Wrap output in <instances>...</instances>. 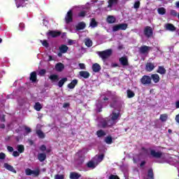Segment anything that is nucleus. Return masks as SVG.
<instances>
[{"label":"nucleus","mask_w":179,"mask_h":179,"mask_svg":"<svg viewBox=\"0 0 179 179\" xmlns=\"http://www.w3.org/2000/svg\"><path fill=\"white\" fill-rule=\"evenodd\" d=\"M113 54V50L107 49L103 51L98 52V55H99L100 58L102 59L103 61H106L107 58H110Z\"/></svg>","instance_id":"obj_1"},{"label":"nucleus","mask_w":179,"mask_h":179,"mask_svg":"<svg viewBox=\"0 0 179 179\" xmlns=\"http://www.w3.org/2000/svg\"><path fill=\"white\" fill-rule=\"evenodd\" d=\"M144 35L147 38H150V37L153 36V29L150 26H147L144 29Z\"/></svg>","instance_id":"obj_2"},{"label":"nucleus","mask_w":179,"mask_h":179,"mask_svg":"<svg viewBox=\"0 0 179 179\" xmlns=\"http://www.w3.org/2000/svg\"><path fill=\"white\" fill-rule=\"evenodd\" d=\"M73 21V12L72 10H69L65 16V22L68 24Z\"/></svg>","instance_id":"obj_3"},{"label":"nucleus","mask_w":179,"mask_h":179,"mask_svg":"<svg viewBox=\"0 0 179 179\" xmlns=\"http://www.w3.org/2000/svg\"><path fill=\"white\" fill-rule=\"evenodd\" d=\"M61 31H51L49 30L47 33L46 35L48 36L49 37H52V38H55L57 37H59L61 36Z\"/></svg>","instance_id":"obj_4"},{"label":"nucleus","mask_w":179,"mask_h":179,"mask_svg":"<svg viewBox=\"0 0 179 179\" xmlns=\"http://www.w3.org/2000/svg\"><path fill=\"white\" fill-rule=\"evenodd\" d=\"M150 155L155 159H162L163 152L162 151L156 152L155 150H150Z\"/></svg>","instance_id":"obj_5"},{"label":"nucleus","mask_w":179,"mask_h":179,"mask_svg":"<svg viewBox=\"0 0 179 179\" xmlns=\"http://www.w3.org/2000/svg\"><path fill=\"white\" fill-rule=\"evenodd\" d=\"M141 82L142 85H150L152 78L149 76H143L141 79Z\"/></svg>","instance_id":"obj_6"},{"label":"nucleus","mask_w":179,"mask_h":179,"mask_svg":"<svg viewBox=\"0 0 179 179\" xmlns=\"http://www.w3.org/2000/svg\"><path fill=\"white\" fill-rule=\"evenodd\" d=\"M152 50V47L148 45H142L139 48L140 54H149V51Z\"/></svg>","instance_id":"obj_7"},{"label":"nucleus","mask_w":179,"mask_h":179,"mask_svg":"<svg viewBox=\"0 0 179 179\" xmlns=\"http://www.w3.org/2000/svg\"><path fill=\"white\" fill-rule=\"evenodd\" d=\"M119 62L122 65V66H129V62H128V57H122L119 59Z\"/></svg>","instance_id":"obj_8"},{"label":"nucleus","mask_w":179,"mask_h":179,"mask_svg":"<svg viewBox=\"0 0 179 179\" xmlns=\"http://www.w3.org/2000/svg\"><path fill=\"white\" fill-rule=\"evenodd\" d=\"M155 63L147 62L145 64V71L146 72H152L155 69Z\"/></svg>","instance_id":"obj_9"},{"label":"nucleus","mask_w":179,"mask_h":179,"mask_svg":"<svg viewBox=\"0 0 179 179\" xmlns=\"http://www.w3.org/2000/svg\"><path fill=\"white\" fill-rule=\"evenodd\" d=\"M164 27L165 29L168 30L169 31H176V30H177V28L171 23L166 24Z\"/></svg>","instance_id":"obj_10"},{"label":"nucleus","mask_w":179,"mask_h":179,"mask_svg":"<svg viewBox=\"0 0 179 179\" xmlns=\"http://www.w3.org/2000/svg\"><path fill=\"white\" fill-rule=\"evenodd\" d=\"M29 80L32 83L37 82V73L36 71H33L30 73Z\"/></svg>","instance_id":"obj_11"},{"label":"nucleus","mask_w":179,"mask_h":179,"mask_svg":"<svg viewBox=\"0 0 179 179\" xmlns=\"http://www.w3.org/2000/svg\"><path fill=\"white\" fill-rule=\"evenodd\" d=\"M3 168L6 169V170H8V171H11L12 173L16 174V170H15V168H13V166L10 165L9 164L4 163Z\"/></svg>","instance_id":"obj_12"},{"label":"nucleus","mask_w":179,"mask_h":179,"mask_svg":"<svg viewBox=\"0 0 179 179\" xmlns=\"http://www.w3.org/2000/svg\"><path fill=\"white\" fill-rule=\"evenodd\" d=\"M79 75L80 76H81V78H84V79H89V78H90V73H89V71H80Z\"/></svg>","instance_id":"obj_13"},{"label":"nucleus","mask_w":179,"mask_h":179,"mask_svg":"<svg viewBox=\"0 0 179 179\" xmlns=\"http://www.w3.org/2000/svg\"><path fill=\"white\" fill-rule=\"evenodd\" d=\"M92 71L97 73V72H100V71H101V66L100 64L95 63L92 65Z\"/></svg>","instance_id":"obj_14"},{"label":"nucleus","mask_w":179,"mask_h":179,"mask_svg":"<svg viewBox=\"0 0 179 179\" xmlns=\"http://www.w3.org/2000/svg\"><path fill=\"white\" fill-rule=\"evenodd\" d=\"M65 69V66L62 63H57L55 65V69L57 71V72H62L64 69Z\"/></svg>","instance_id":"obj_15"},{"label":"nucleus","mask_w":179,"mask_h":179,"mask_svg":"<svg viewBox=\"0 0 179 179\" xmlns=\"http://www.w3.org/2000/svg\"><path fill=\"white\" fill-rule=\"evenodd\" d=\"M85 27L86 23H85L84 22H80L76 26V30H83Z\"/></svg>","instance_id":"obj_16"},{"label":"nucleus","mask_w":179,"mask_h":179,"mask_svg":"<svg viewBox=\"0 0 179 179\" xmlns=\"http://www.w3.org/2000/svg\"><path fill=\"white\" fill-rule=\"evenodd\" d=\"M49 79L51 80L52 83H54V82H58V80H59V77L57 74H52L49 76Z\"/></svg>","instance_id":"obj_17"},{"label":"nucleus","mask_w":179,"mask_h":179,"mask_svg":"<svg viewBox=\"0 0 179 179\" xmlns=\"http://www.w3.org/2000/svg\"><path fill=\"white\" fill-rule=\"evenodd\" d=\"M118 1L120 0H108V8H113V6H115L116 5H118Z\"/></svg>","instance_id":"obj_18"},{"label":"nucleus","mask_w":179,"mask_h":179,"mask_svg":"<svg viewBox=\"0 0 179 179\" xmlns=\"http://www.w3.org/2000/svg\"><path fill=\"white\" fill-rule=\"evenodd\" d=\"M151 79L153 80L154 83H159L160 82V76H159V74L151 75Z\"/></svg>","instance_id":"obj_19"},{"label":"nucleus","mask_w":179,"mask_h":179,"mask_svg":"<svg viewBox=\"0 0 179 179\" xmlns=\"http://www.w3.org/2000/svg\"><path fill=\"white\" fill-rule=\"evenodd\" d=\"M45 159H47V155L44 152H41L38 154V159L39 160V162H44L45 160Z\"/></svg>","instance_id":"obj_20"},{"label":"nucleus","mask_w":179,"mask_h":179,"mask_svg":"<svg viewBox=\"0 0 179 179\" xmlns=\"http://www.w3.org/2000/svg\"><path fill=\"white\" fill-rule=\"evenodd\" d=\"M82 177V175L76 173V172H71L70 173V178L71 179H79Z\"/></svg>","instance_id":"obj_21"},{"label":"nucleus","mask_w":179,"mask_h":179,"mask_svg":"<svg viewBox=\"0 0 179 179\" xmlns=\"http://www.w3.org/2000/svg\"><path fill=\"white\" fill-rule=\"evenodd\" d=\"M76 85H78V80L74 79L71 82V83L68 84L67 87L69 89H75V86H76Z\"/></svg>","instance_id":"obj_22"},{"label":"nucleus","mask_w":179,"mask_h":179,"mask_svg":"<svg viewBox=\"0 0 179 179\" xmlns=\"http://www.w3.org/2000/svg\"><path fill=\"white\" fill-rule=\"evenodd\" d=\"M157 73H160V75H165L167 71L166 70V69H164V66H158V69L157 70Z\"/></svg>","instance_id":"obj_23"},{"label":"nucleus","mask_w":179,"mask_h":179,"mask_svg":"<svg viewBox=\"0 0 179 179\" xmlns=\"http://www.w3.org/2000/svg\"><path fill=\"white\" fill-rule=\"evenodd\" d=\"M110 120H103L101 122L102 128H107V127H113V123H110V124L109 122H110Z\"/></svg>","instance_id":"obj_24"},{"label":"nucleus","mask_w":179,"mask_h":179,"mask_svg":"<svg viewBox=\"0 0 179 179\" xmlns=\"http://www.w3.org/2000/svg\"><path fill=\"white\" fill-rule=\"evenodd\" d=\"M36 135L38 136L39 139H44V138H45V134L41 129L36 130Z\"/></svg>","instance_id":"obj_25"},{"label":"nucleus","mask_w":179,"mask_h":179,"mask_svg":"<svg viewBox=\"0 0 179 179\" xmlns=\"http://www.w3.org/2000/svg\"><path fill=\"white\" fill-rule=\"evenodd\" d=\"M66 82H68V78H63L58 82L57 86H59V87H62Z\"/></svg>","instance_id":"obj_26"},{"label":"nucleus","mask_w":179,"mask_h":179,"mask_svg":"<svg viewBox=\"0 0 179 179\" xmlns=\"http://www.w3.org/2000/svg\"><path fill=\"white\" fill-rule=\"evenodd\" d=\"M169 119V115L166 113H164L160 115L159 120L162 121V122H166L167 120Z\"/></svg>","instance_id":"obj_27"},{"label":"nucleus","mask_w":179,"mask_h":179,"mask_svg":"<svg viewBox=\"0 0 179 179\" xmlns=\"http://www.w3.org/2000/svg\"><path fill=\"white\" fill-rule=\"evenodd\" d=\"M68 46L66 45H62L61 47L59 48V51L62 54H65V52H67L68 51Z\"/></svg>","instance_id":"obj_28"},{"label":"nucleus","mask_w":179,"mask_h":179,"mask_svg":"<svg viewBox=\"0 0 179 179\" xmlns=\"http://www.w3.org/2000/svg\"><path fill=\"white\" fill-rule=\"evenodd\" d=\"M107 22L111 24L113 23H115V17L113 15H108L107 17Z\"/></svg>","instance_id":"obj_29"},{"label":"nucleus","mask_w":179,"mask_h":179,"mask_svg":"<svg viewBox=\"0 0 179 179\" xmlns=\"http://www.w3.org/2000/svg\"><path fill=\"white\" fill-rule=\"evenodd\" d=\"M96 136L98 138H102V136H106V133L103 129H99L96 131Z\"/></svg>","instance_id":"obj_30"},{"label":"nucleus","mask_w":179,"mask_h":179,"mask_svg":"<svg viewBox=\"0 0 179 179\" xmlns=\"http://www.w3.org/2000/svg\"><path fill=\"white\" fill-rule=\"evenodd\" d=\"M41 108H43V106H41V103H40V102L35 103L34 110H36V111H41Z\"/></svg>","instance_id":"obj_31"},{"label":"nucleus","mask_w":179,"mask_h":179,"mask_svg":"<svg viewBox=\"0 0 179 179\" xmlns=\"http://www.w3.org/2000/svg\"><path fill=\"white\" fill-rule=\"evenodd\" d=\"M148 177L150 179H155V174L153 173V169H148Z\"/></svg>","instance_id":"obj_32"},{"label":"nucleus","mask_w":179,"mask_h":179,"mask_svg":"<svg viewBox=\"0 0 179 179\" xmlns=\"http://www.w3.org/2000/svg\"><path fill=\"white\" fill-rule=\"evenodd\" d=\"M127 97L128 99H132V97H135V92L131 90H127Z\"/></svg>","instance_id":"obj_33"},{"label":"nucleus","mask_w":179,"mask_h":179,"mask_svg":"<svg viewBox=\"0 0 179 179\" xmlns=\"http://www.w3.org/2000/svg\"><path fill=\"white\" fill-rule=\"evenodd\" d=\"M119 117H120V113L113 112L111 120H112V121H117V120H118Z\"/></svg>","instance_id":"obj_34"},{"label":"nucleus","mask_w":179,"mask_h":179,"mask_svg":"<svg viewBox=\"0 0 179 179\" xmlns=\"http://www.w3.org/2000/svg\"><path fill=\"white\" fill-rule=\"evenodd\" d=\"M105 142L107 145H111L113 143V137L111 136H108L105 138Z\"/></svg>","instance_id":"obj_35"},{"label":"nucleus","mask_w":179,"mask_h":179,"mask_svg":"<svg viewBox=\"0 0 179 179\" xmlns=\"http://www.w3.org/2000/svg\"><path fill=\"white\" fill-rule=\"evenodd\" d=\"M97 22L96 21V19L92 18L90 26L94 29V27H97Z\"/></svg>","instance_id":"obj_36"},{"label":"nucleus","mask_w":179,"mask_h":179,"mask_svg":"<svg viewBox=\"0 0 179 179\" xmlns=\"http://www.w3.org/2000/svg\"><path fill=\"white\" fill-rule=\"evenodd\" d=\"M87 167L88 169H96V164L93 161H90L87 163Z\"/></svg>","instance_id":"obj_37"},{"label":"nucleus","mask_w":179,"mask_h":179,"mask_svg":"<svg viewBox=\"0 0 179 179\" xmlns=\"http://www.w3.org/2000/svg\"><path fill=\"white\" fill-rule=\"evenodd\" d=\"M118 25L120 30H127V29H128V24L127 23H122L119 24Z\"/></svg>","instance_id":"obj_38"},{"label":"nucleus","mask_w":179,"mask_h":179,"mask_svg":"<svg viewBox=\"0 0 179 179\" xmlns=\"http://www.w3.org/2000/svg\"><path fill=\"white\" fill-rule=\"evenodd\" d=\"M17 150H18L19 153H23V152H24V145H17Z\"/></svg>","instance_id":"obj_39"},{"label":"nucleus","mask_w":179,"mask_h":179,"mask_svg":"<svg viewBox=\"0 0 179 179\" xmlns=\"http://www.w3.org/2000/svg\"><path fill=\"white\" fill-rule=\"evenodd\" d=\"M157 12L159 15H166V8H164V7L159 8L157 9Z\"/></svg>","instance_id":"obj_40"},{"label":"nucleus","mask_w":179,"mask_h":179,"mask_svg":"<svg viewBox=\"0 0 179 179\" xmlns=\"http://www.w3.org/2000/svg\"><path fill=\"white\" fill-rule=\"evenodd\" d=\"M85 45L87 47H92V45H93V41H92V40H90V38H87L85 39Z\"/></svg>","instance_id":"obj_41"},{"label":"nucleus","mask_w":179,"mask_h":179,"mask_svg":"<svg viewBox=\"0 0 179 179\" xmlns=\"http://www.w3.org/2000/svg\"><path fill=\"white\" fill-rule=\"evenodd\" d=\"M31 176L32 177H38V176H40V170L36 169L35 171H32Z\"/></svg>","instance_id":"obj_42"},{"label":"nucleus","mask_w":179,"mask_h":179,"mask_svg":"<svg viewBox=\"0 0 179 179\" xmlns=\"http://www.w3.org/2000/svg\"><path fill=\"white\" fill-rule=\"evenodd\" d=\"M41 43H42V45L45 47V48H48L50 47V43H48L47 40L41 41Z\"/></svg>","instance_id":"obj_43"},{"label":"nucleus","mask_w":179,"mask_h":179,"mask_svg":"<svg viewBox=\"0 0 179 179\" xmlns=\"http://www.w3.org/2000/svg\"><path fill=\"white\" fill-rule=\"evenodd\" d=\"M171 15L173 16L174 17L178 16V13H177V11L176 10H171Z\"/></svg>","instance_id":"obj_44"},{"label":"nucleus","mask_w":179,"mask_h":179,"mask_svg":"<svg viewBox=\"0 0 179 179\" xmlns=\"http://www.w3.org/2000/svg\"><path fill=\"white\" fill-rule=\"evenodd\" d=\"M141 6V1H136L134 5V9H139V7Z\"/></svg>","instance_id":"obj_45"},{"label":"nucleus","mask_w":179,"mask_h":179,"mask_svg":"<svg viewBox=\"0 0 179 179\" xmlns=\"http://www.w3.org/2000/svg\"><path fill=\"white\" fill-rule=\"evenodd\" d=\"M79 17H85L86 16V11L83 10L78 13Z\"/></svg>","instance_id":"obj_46"},{"label":"nucleus","mask_w":179,"mask_h":179,"mask_svg":"<svg viewBox=\"0 0 179 179\" xmlns=\"http://www.w3.org/2000/svg\"><path fill=\"white\" fill-rule=\"evenodd\" d=\"M65 176L64 175L57 174L55 176V179H64Z\"/></svg>","instance_id":"obj_47"},{"label":"nucleus","mask_w":179,"mask_h":179,"mask_svg":"<svg viewBox=\"0 0 179 179\" xmlns=\"http://www.w3.org/2000/svg\"><path fill=\"white\" fill-rule=\"evenodd\" d=\"M33 170L30 169H27L25 170V174L26 176H31V173H32Z\"/></svg>","instance_id":"obj_48"},{"label":"nucleus","mask_w":179,"mask_h":179,"mask_svg":"<svg viewBox=\"0 0 179 179\" xmlns=\"http://www.w3.org/2000/svg\"><path fill=\"white\" fill-rule=\"evenodd\" d=\"M6 159V155L3 152H0V160H5Z\"/></svg>","instance_id":"obj_49"},{"label":"nucleus","mask_w":179,"mask_h":179,"mask_svg":"<svg viewBox=\"0 0 179 179\" xmlns=\"http://www.w3.org/2000/svg\"><path fill=\"white\" fill-rule=\"evenodd\" d=\"M39 149L41 152H45V150H47V147L45 145H42Z\"/></svg>","instance_id":"obj_50"},{"label":"nucleus","mask_w":179,"mask_h":179,"mask_svg":"<svg viewBox=\"0 0 179 179\" xmlns=\"http://www.w3.org/2000/svg\"><path fill=\"white\" fill-rule=\"evenodd\" d=\"M13 156H14V157H19V156H20V152H17V151H13Z\"/></svg>","instance_id":"obj_51"},{"label":"nucleus","mask_w":179,"mask_h":179,"mask_svg":"<svg viewBox=\"0 0 179 179\" xmlns=\"http://www.w3.org/2000/svg\"><path fill=\"white\" fill-rule=\"evenodd\" d=\"M118 30H120V27L118 24L113 27V31H118Z\"/></svg>","instance_id":"obj_52"},{"label":"nucleus","mask_w":179,"mask_h":179,"mask_svg":"<svg viewBox=\"0 0 179 179\" xmlns=\"http://www.w3.org/2000/svg\"><path fill=\"white\" fill-rule=\"evenodd\" d=\"M24 131H26L27 134H30V132H31V129L30 127H24Z\"/></svg>","instance_id":"obj_53"},{"label":"nucleus","mask_w":179,"mask_h":179,"mask_svg":"<svg viewBox=\"0 0 179 179\" xmlns=\"http://www.w3.org/2000/svg\"><path fill=\"white\" fill-rule=\"evenodd\" d=\"M47 72V71H45V69H41L40 71H39V75L41 76H44V74Z\"/></svg>","instance_id":"obj_54"},{"label":"nucleus","mask_w":179,"mask_h":179,"mask_svg":"<svg viewBox=\"0 0 179 179\" xmlns=\"http://www.w3.org/2000/svg\"><path fill=\"white\" fill-rule=\"evenodd\" d=\"M103 159H104V154H101L98 156V159L99 160V162H103Z\"/></svg>","instance_id":"obj_55"},{"label":"nucleus","mask_w":179,"mask_h":179,"mask_svg":"<svg viewBox=\"0 0 179 179\" xmlns=\"http://www.w3.org/2000/svg\"><path fill=\"white\" fill-rule=\"evenodd\" d=\"M78 66L80 67V69H86V66H85V64L83 63H80L78 64Z\"/></svg>","instance_id":"obj_56"},{"label":"nucleus","mask_w":179,"mask_h":179,"mask_svg":"<svg viewBox=\"0 0 179 179\" xmlns=\"http://www.w3.org/2000/svg\"><path fill=\"white\" fill-rule=\"evenodd\" d=\"M7 150H8V152H13V147L10 146V145H8Z\"/></svg>","instance_id":"obj_57"},{"label":"nucleus","mask_w":179,"mask_h":179,"mask_svg":"<svg viewBox=\"0 0 179 179\" xmlns=\"http://www.w3.org/2000/svg\"><path fill=\"white\" fill-rule=\"evenodd\" d=\"M109 179H120V177H118L117 176H115V175H110L109 177Z\"/></svg>","instance_id":"obj_58"},{"label":"nucleus","mask_w":179,"mask_h":179,"mask_svg":"<svg viewBox=\"0 0 179 179\" xmlns=\"http://www.w3.org/2000/svg\"><path fill=\"white\" fill-rule=\"evenodd\" d=\"M71 106V104L69 103H64L63 104V108H68V107H69Z\"/></svg>","instance_id":"obj_59"},{"label":"nucleus","mask_w":179,"mask_h":179,"mask_svg":"<svg viewBox=\"0 0 179 179\" xmlns=\"http://www.w3.org/2000/svg\"><path fill=\"white\" fill-rule=\"evenodd\" d=\"M19 27H20V29H24V23L23 22L20 23Z\"/></svg>","instance_id":"obj_60"},{"label":"nucleus","mask_w":179,"mask_h":179,"mask_svg":"<svg viewBox=\"0 0 179 179\" xmlns=\"http://www.w3.org/2000/svg\"><path fill=\"white\" fill-rule=\"evenodd\" d=\"M96 108H103V104L101 103L96 105Z\"/></svg>","instance_id":"obj_61"},{"label":"nucleus","mask_w":179,"mask_h":179,"mask_svg":"<svg viewBox=\"0 0 179 179\" xmlns=\"http://www.w3.org/2000/svg\"><path fill=\"white\" fill-rule=\"evenodd\" d=\"M175 106L176 108H179V100L176 101Z\"/></svg>","instance_id":"obj_62"},{"label":"nucleus","mask_w":179,"mask_h":179,"mask_svg":"<svg viewBox=\"0 0 179 179\" xmlns=\"http://www.w3.org/2000/svg\"><path fill=\"white\" fill-rule=\"evenodd\" d=\"M145 164H146V162L145 161L141 162V163L140 164V167H143V166H145Z\"/></svg>","instance_id":"obj_63"},{"label":"nucleus","mask_w":179,"mask_h":179,"mask_svg":"<svg viewBox=\"0 0 179 179\" xmlns=\"http://www.w3.org/2000/svg\"><path fill=\"white\" fill-rule=\"evenodd\" d=\"M0 128H1V129H5V124H0Z\"/></svg>","instance_id":"obj_64"}]
</instances>
